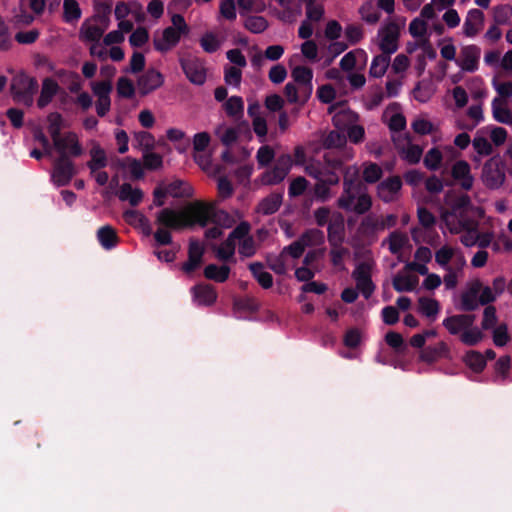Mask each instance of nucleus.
<instances>
[{
  "label": "nucleus",
  "mask_w": 512,
  "mask_h": 512,
  "mask_svg": "<svg viewBox=\"0 0 512 512\" xmlns=\"http://www.w3.org/2000/svg\"><path fill=\"white\" fill-rule=\"evenodd\" d=\"M218 215L227 217V213L217 210L215 203L194 201L186 211L163 208L156 215V223L166 229L181 230L198 224L201 227L217 223Z\"/></svg>",
  "instance_id": "obj_1"
},
{
  "label": "nucleus",
  "mask_w": 512,
  "mask_h": 512,
  "mask_svg": "<svg viewBox=\"0 0 512 512\" xmlns=\"http://www.w3.org/2000/svg\"><path fill=\"white\" fill-rule=\"evenodd\" d=\"M33 140L39 144L48 157L55 151L58 157L78 158L84 153L78 135L72 130H32Z\"/></svg>",
  "instance_id": "obj_2"
},
{
  "label": "nucleus",
  "mask_w": 512,
  "mask_h": 512,
  "mask_svg": "<svg viewBox=\"0 0 512 512\" xmlns=\"http://www.w3.org/2000/svg\"><path fill=\"white\" fill-rule=\"evenodd\" d=\"M446 204L448 205L449 210L443 214L444 219L451 216L458 220L461 229H476V219H473L470 216L472 202L469 195L461 194L451 198L447 197Z\"/></svg>",
  "instance_id": "obj_3"
},
{
  "label": "nucleus",
  "mask_w": 512,
  "mask_h": 512,
  "mask_svg": "<svg viewBox=\"0 0 512 512\" xmlns=\"http://www.w3.org/2000/svg\"><path fill=\"white\" fill-rule=\"evenodd\" d=\"M38 90L36 78L30 77L24 72L16 74L10 84L11 95L17 103L31 106L34 101V95Z\"/></svg>",
  "instance_id": "obj_4"
},
{
  "label": "nucleus",
  "mask_w": 512,
  "mask_h": 512,
  "mask_svg": "<svg viewBox=\"0 0 512 512\" xmlns=\"http://www.w3.org/2000/svg\"><path fill=\"white\" fill-rule=\"evenodd\" d=\"M292 167V156L289 154H282L279 156L273 167L266 170L261 175V182L264 185H276L282 182Z\"/></svg>",
  "instance_id": "obj_5"
},
{
  "label": "nucleus",
  "mask_w": 512,
  "mask_h": 512,
  "mask_svg": "<svg viewBox=\"0 0 512 512\" xmlns=\"http://www.w3.org/2000/svg\"><path fill=\"white\" fill-rule=\"evenodd\" d=\"M505 178L504 164L498 157H492L484 164L482 179L487 188H500Z\"/></svg>",
  "instance_id": "obj_6"
},
{
  "label": "nucleus",
  "mask_w": 512,
  "mask_h": 512,
  "mask_svg": "<svg viewBox=\"0 0 512 512\" xmlns=\"http://www.w3.org/2000/svg\"><path fill=\"white\" fill-rule=\"evenodd\" d=\"M73 158L57 157L53 162L52 179L57 186H66L76 175Z\"/></svg>",
  "instance_id": "obj_7"
},
{
  "label": "nucleus",
  "mask_w": 512,
  "mask_h": 512,
  "mask_svg": "<svg viewBox=\"0 0 512 512\" xmlns=\"http://www.w3.org/2000/svg\"><path fill=\"white\" fill-rule=\"evenodd\" d=\"M379 48L384 54H393L398 50L400 28L395 22H389L380 31Z\"/></svg>",
  "instance_id": "obj_8"
},
{
  "label": "nucleus",
  "mask_w": 512,
  "mask_h": 512,
  "mask_svg": "<svg viewBox=\"0 0 512 512\" xmlns=\"http://www.w3.org/2000/svg\"><path fill=\"white\" fill-rule=\"evenodd\" d=\"M181 68L189 79V81L196 85H202L206 81V69L203 62L197 57H187L180 59Z\"/></svg>",
  "instance_id": "obj_9"
},
{
  "label": "nucleus",
  "mask_w": 512,
  "mask_h": 512,
  "mask_svg": "<svg viewBox=\"0 0 512 512\" xmlns=\"http://www.w3.org/2000/svg\"><path fill=\"white\" fill-rule=\"evenodd\" d=\"M291 76L293 80L300 86L302 103H305L309 99L312 92V69L306 66H296L292 70Z\"/></svg>",
  "instance_id": "obj_10"
},
{
  "label": "nucleus",
  "mask_w": 512,
  "mask_h": 512,
  "mask_svg": "<svg viewBox=\"0 0 512 512\" xmlns=\"http://www.w3.org/2000/svg\"><path fill=\"white\" fill-rule=\"evenodd\" d=\"M481 50L476 45H468L461 48L457 65L466 72H474L478 68Z\"/></svg>",
  "instance_id": "obj_11"
},
{
  "label": "nucleus",
  "mask_w": 512,
  "mask_h": 512,
  "mask_svg": "<svg viewBox=\"0 0 512 512\" xmlns=\"http://www.w3.org/2000/svg\"><path fill=\"white\" fill-rule=\"evenodd\" d=\"M164 84L163 74L154 69L149 68L143 73L137 81L138 89L141 95H147Z\"/></svg>",
  "instance_id": "obj_12"
},
{
  "label": "nucleus",
  "mask_w": 512,
  "mask_h": 512,
  "mask_svg": "<svg viewBox=\"0 0 512 512\" xmlns=\"http://www.w3.org/2000/svg\"><path fill=\"white\" fill-rule=\"evenodd\" d=\"M476 316L474 314H456L446 317L442 325L447 329L451 335H459L472 326L475 322Z\"/></svg>",
  "instance_id": "obj_13"
},
{
  "label": "nucleus",
  "mask_w": 512,
  "mask_h": 512,
  "mask_svg": "<svg viewBox=\"0 0 512 512\" xmlns=\"http://www.w3.org/2000/svg\"><path fill=\"white\" fill-rule=\"evenodd\" d=\"M451 176L463 190L469 191L472 189L474 178L471 175V168L468 162L464 160L455 162L451 169Z\"/></svg>",
  "instance_id": "obj_14"
},
{
  "label": "nucleus",
  "mask_w": 512,
  "mask_h": 512,
  "mask_svg": "<svg viewBox=\"0 0 512 512\" xmlns=\"http://www.w3.org/2000/svg\"><path fill=\"white\" fill-rule=\"evenodd\" d=\"M204 248L194 239H191L188 247V260L182 264V271L186 274L193 273L203 261Z\"/></svg>",
  "instance_id": "obj_15"
},
{
  "label": "nucleus",
  "mask_w": 512,
  "mask_h": 512,
  "mask_svg": "<svg viewBox=\"0 0 512 512\" xmlns=\"http://www.w3.org/2000/svg\"><path fill=\"white\" fill-rule=\"evenodd\" d=\"M361 185L353 180L345 179L343 183V193L337 200L339 208L350 212L357 195L360 192Z\"/></svg>",
  "instance_id": "obj_16"
},
{
  "label": "nucleus",
  "mask_w": 512,
  "mask_h": 512,
  "mask_svg": "<svg viewBox=\"0 0 512 512\" xmlns=\"http://www.w3.org/2000/svg\"><path fill=\"white\" fill-rule=\"evenodd\" d=\"M181 32L174 27H167L163 30L161 38H154V48L159 52H167L175 47L181 38Z\"/></svg>",
  "instance_id": "obj_17"
},
{
  "label": "nucleus",
  "mask_w": 512,
  "mask_h": 512,
  "mask_svg": "<svg viewBox=\"0 0 512 512\" xmlns=\"http://www.w3.org/2000/svg\"><path fill=\"white\" fill-rule=\"evenodd\" d=\"M484 13L479 9L468 12L464 22L463 32L467 37L476 36L484 25Z\"/></svg>",
  "instance_id": "obj_18"
},
{
  "label": "nucleus",
  "mask_w": 512,
  "mask_h": 512,
  "mask_svg": "<svg viewBox=\"0 0 512 512\" xmlns=\"http://www.w3.org/2000/svg\"><path fill=\"white\" fill-rule=\"evenodd\" d=\"M328 242L331 247L342 245L345 237L344 219L338 214L328 224Z\"/></svg>",
  "instance_id": "obj_19"
},
{
  "label": "nucleus",
  "mask_w": 512,
  "mask_h": 512,
  "mask_svg": "<svg viewBox=\"0 0 512 512\" xmlns=\"http://www.w3.org/2000/svg\"><path fill=\"white\" fill-rule=\"evenodd\" d=\"M382 120L388 128H406L405 116L400 111V105L392 103L386 107L382 114Z\"/></svg>",
  "instance_id": "obj_20"
},
{
  "label": "nucleus",
  "mask_w": 512,
  "mask_h": 512,
  "mask_svg": "<svg viewBox=\"0 0 512 512\" xmlns=\"http://www.w3.org/2000/svg\"><path fill=\"white\" fill-rule=\"evenodd\" d=\"M334 128H363L359 123V116L350 109L337 111L333 118Z\"/></svg>",
  "instance_id": "obj_21"
},
{
  "label": "nucleus",
  "mask_w": 512,
  "mask_h": 512,
  "mask_svg": "<svg viewBox=\"0 0 512 512\" xmlns=\"http://www.w3.org/2000/svg\"><path fill=\"white\" fill-rule=\"evenodd\" d=\"M401 187V179L398 176H392L379 183L377 187V194L384 202H390Z\"/></svg>",
  "instance_id": "obj_22"
},
{
  "label": "nucleus",
  "mask_w": 512,
  "mask_h": 512,
  "mask_svg": "<svg viewBox=\"0 0 512 512\" xmlns=\"http://www.w3.org/2000/svg\"><path fill=\"white\" fill-rule=\"evenodd\" d=\"M283 193L273 192L263 198L256 207V212L265 216L276 213L282 205Z\"/></svg>",
  "instance_id": "obj_23"
},
{
  "label": "nucleus",
  "mask_w": 512,
  "mask_h": 512,
  "mask_svg": "<svg viewBox=\"0 0 512 512\" xmlns=\"http://www.w3.org/2000/svg\"><path fill=\"white\" fill-rule=\"evenodd\" d=\"M106 29L94 23L92 20H86L80 28L79 37L83 42H99Z\"/></svg>",
  "instance_id": "obj_24"
},
{
  "label": "nucleus",
  "mask_w": 512,
  "mask_h": 512,
  "mask_svg": "<svg viewBox=\"0 0 512 512\" xmlns=\"http://www.w3.org/2000/svg\"><path fill=\"white\" fill-rule=\"evenodd\" d=\"M449 354L448 345L440 341L433 346H427L421 350L420 360L426 363H434Z\"/></svg>",
  "instance_id": "obj_25"
},
{
  "label": "nucleus",
  "mask_w": 512,
  "mask_h": 512,
  "mask_svg": "<svg viewBox=\"0 0 512 512\" xmlns=\"http://www.w3.org/2000/svg\"><path fill=\"white\" fill-rule=\"evenodd\" d=\"M97 240L105 250H111L117 246L120 238L115 228L111 225H104L97 231Z\"/></svg>",
  "instance_id": "obj_26"
},
{
  "label": "nucleus",
  "mask_w": 512,
  "mask_h": 512,
  "mask_svg": "<svg viewBox=\"0 0 512 512\" xmlns=\"http://www.w3.org/2000/svg\"><path fill=\"white\" fill-rule=\"evenodd\" d=\"M195 300L201 305H212L217 299V293L210 284H198L192 288Z\"/></svg>",
  "instance_id": "obj_27"
},
{
  "label": "nucleus",
  "mask_w": 512,
  "mask_h": 512,
  "mask_svg": "<svg viewBox=\"0 0 512 512\" xmlns=\"http://www.w3.org/2000/svg\"><path fill=\"white\" fill-rule=\"evenodd\" d=\"M59 85L52 78H45L42 82V88L40 92V96L37 100V106L39 108L46 107L51 101L52 98L58 92Z\"/></svg>",
  "instance_id": "obj_28"
},
{
  "label": "nucleus",
  "mask_w": 512,
  "mask_h": 512,
  "mask_svg": "<svg viewBox=\"0 0 512 512\" xmlns=\"http://www.w3.org/2000/svg\"><path fill=\"white\" fill-rule=\"evenodd\" d=\"M248 268L263 289H269L273 286V276L271 273L264 271L263 263L253 262L249 264Z\"/></svg>",
  "instance_id": "obj_29"
},
{
  "label": "nucleus",
  "mask_w": 512,
  "mask_h": 512,
  "mask_svg": "<svg viewBox=\"0 0 512 512\" xmlns=\"http://www.w3.org/2000/svg\"><path fill=\"white\" fill-rule=\"evenodd\" d=\"M494 118L503 124L512 125V112L508 109L506 99L495 98L492 102Z\"/></svg>",
  "instance_id": "obj_30"
},
{
  "label": "nucleus",
  "mask_w": 512,
  "mask_h": 512,
  "mask_svg": "<svg viewBox=\"0 0 512 512\" xmlns=\"http://www.w3.org/2000/svg\"><path fill=\"white\" fill-rule=\"evenodd\" d=\"M205 278L218 283H223L229 278L230 267L227 265L218 266L216 264H208L203 271Z\"/></svg>",
  "instance_id": "obj_31"
},
{
  "label": "nucleus",
  "mask_w": 512,
  "mask_h": 512,
  "mask_svg": "<svg viewBox=\"0 0 512 512\" xmlns=\"http://www.w3.org/2000/svg\"><path fill=\"white\" fill-rule=\"evenodd\" d=\"M419 278L416 275H401L394 276L392 285L397 292H411L418 285Z\"/></svg>",
  "instance_id": "obj_32"
},
{
  "label": "nucleus",
  "mask_w": 512,
  "mask_h": 512,
  "mask_svg": "<svg viewBox=\"0 0 512 512\" xmlns=\"http://www.w3.org/2000/svg\"><path fill=\"white\" fill-rule=\"evenodd\" d=\"M119 199L128 201L131 206H137L143 199V192L140 188H133L131 184L124 183L120 187Z\"/></svg>",
  "instance_id": "obj_33"
},
{
  "label": "nucleus",
  "mask_w": 512,
  "mask_h": 512,
  "mask_svg": "<svg viewBox=\"0 0 512 512\" xmlns=\"http://www.w3.org/2000/svg\"><path fill=\"white\" fill-rule=\"evenodd\" d=\"M481 284L471 287L468 291L461 295V310L465 312H471L478 308L479 300L478 294L480 291Z\"/></svg>",
  "instance_id": "obj_34"
},
{
  "label": "nucleus",
  "mask_w": 512,
  "mask_h": 512,
  "mask_svg": "<svg viewBox=\"0 0 512 512\" xmlns=\"http://www.w3.org/2000/svg\"><path fill=\"white\" fill-rule=\"evenodd\" d=\"M390 64V55L384 54L383 52L373 58L371 63V67L369 70V74L372 77L380 78L382 77Z\"/></svg>",
  "instance_id": "obj_35"
},
{
  "label": "nucleus",
  "mask_w": 512,
  "mask_h": 512,
  "mask_svg": "<svg viewBox=\"0 0 512 512\" xmlns=\"http://www.w3.org/2000/svg\"><path fill=\"white\" fill-rule=\"evenodd\" d=\"M357 56H363V66L367 63V54L363 49H355L343 56L340 61V68L343 71H352L357 65Z\"/></svg>",
  "instance_id": "obj_36"
},
{
  "label": "nucleus",
  "mask_w": 512,
  "mask_h": 512,
  "mask_svg": "<svg viewBox=\"0 0 512 512\" xmlns=\"http://www.w3.org/2000/svg\"><path fill=\"white\" fill-rule=\"evenodd\" d=\"M347 142L346 130H330L323 138V147L326 149L342 148Z\"/></svg>",
  "instance_id": "obj_37"
},
{
  "label": "nucleus",
  "mask_w": 512,
  "mask_h": 512,
  "mask_svg": "<svg viewBox=\"0 0 512 512\" xmlns=\"http://www.w3.org/2000/svg\"><path fill=\"white\" fill-rule=\"evenodd\" d=\"M406 147L400 151L402 157L410 164H416L420 161L422 156V148L419 145L411 143L409 133L406 134Z\"/></svg>",
  "instance_id": "obj_38"
},
{
  "label": "nucleus",
  "mask_w": 512,
  "mask_h": 512,
  "mask_svg": "<svg viewBox=\"0 0 512 512\" xmlns=\"http://www.w3.org/2000/svg\"><path fill=\"white\" fill-rule=\"evenodd\" d=\"M341 167L342 162L340 160H333L330 165H324L319 181H322L329 186L337 184L339 182V175L336 171L341 169Z\"/></svg>",
  "instance_id": "obj_39"
},
{
  "label": "nucleus",
  "mask_w": 512,
  "mask_h": 512,
  "mask_svg": "<svg viewBox=\"0 0 512 512\" xmlns=\"http://www.w3.org/2000/svg\"><path fill=\"white\" fill-rule=\"evenodd\" d=\"M465 364L471 368L475 373H480L486 367V359L484 356L475 350L468 351L464 358Z\"/></svg>",
  "instance_id": "obj_40"
},
{
  "label": "nucleus",
  "mask_w": 512,
  "mask_h": 512,
  "mask_svg": "<svg viewBox=\"0 0 512 512\" xmlns=\"http://www.w3.org/2000/svg\"><path fill=\"white\" fill-rule=\"evenodd\" d=\"M419 312L428 318H435L440 311V304L436 299L420 297L418 299Z\"/></svg>",
  "instance_id": "obj_41"
},
{
  "label": "nucleus",
  "mask_w": 512,
  "mask_h": 512,
  "mask_svg": "<svg viewBox=\"0 0 512 512\" xmlns=\"http://www.w3.org/2000/svg\"><path fill=\"white\" fill-rule=\"evenodd\" d=\"M169 195L174 198H189L193 195V190L190 185L182 180H175L167 185Z\"/></svg>",
  "instance_id": "obj_42"
},
{
  "label": "nucleus",
  "mask_w": 512,
  "mask_h": 512,
  "mask_svg": "<svg viewBox=\"0 0 512 512\" xmlns=\"http://www.w3.org/2000/svg\"><path fill=\"white\" fill-rule=\"evenodd\" d=\"M484 338L483 332L477 326H470L460 334V341L466 346H476Z\"/></svg>",
  "instance_id": "obj_43"
},
{
  "label": "nucleus",
  "mask_w": 512,
  "mask_h": 512,
  "mask_svg": "<svg viewBox=\"0 0 512 512\" xmlns=\"http://www.w3.org/2000/svg\"><path fill=\"white\" fill-rule=\"evenodd\" d=\"M91 160L87 163L88 168L93 173L107 166L105 151L99 146L93 147L90 151Z\"/></svg>",
  "instance_id": "obj_44"
},
{
  "label": "nucleus",
  "mask_w": 512,
  "mask_h": 512,
  "mask_svg": "<svg viewBox=\"0 0 512 512\" xmlns=\"http://www.w3.org/2000/svg\"><path fill=\"white\" fill-rule=\"evenodd\" d=\"M233 307L237 311L255 313L259 311L260 303L255 297L245 296L234 299Z\"/></svg>",
  "instance_id": "obj_45"
},
{
  "label": "nucleus",
  "mask_w": 512,
  "mask_h": 512,
  "mask_svg": "<svg viewBox=\"0 0 512 512\" xmlns=\"http://www.w3.org/2000/svg\"><path fill=\"white\" fill-rule=\"evenodd\" d=\"M223 109L230 117H240L244 110L242 98L239 96H232L228 98L223 104Z\"/></svg>",
  "instance_id": "obj_46"
},
{
  "label": "nucleus",
  "mask_w": 512,
  "mask_h": 512,
  "mask_svg": "<svg viewBox=\"0 0 512 512\" xmlns=\"http://www.w3.org/2000/svg\"><path fill=\"white\" fill-rule=\"evenodd\" d=\"M247 112L252 118L253 128H267V122L262 116L261 105L258 101L249 103Z\"/></svg>",
  "instance_id": "obj_47"
},
{
  "label": "nucleus",
  "mask_w": 512,
  "mask_h": 512,
  "mask_svg": "<svg viewBox=\"0 0 512 512\" xmlns=\"http://www.w3.org/2000/svg\"><path fill=\"white\" fill-rule=\"evenodd\" d=\"M81 17V9L76 0H64L63 19L66 22L78 20Z\"/></svg>",
  "instance_id": "obj_48"
},
{
  "label": "nucleus",
  "mask_w": 512,
  "mask_h": 512,
  "mask_svg": "<svg viewBox=\"0 0 512 512\" xmlns=\"http://www.w3.org/2000/svg\"><path fill=\"white\" fill-rule=\"evenodd\" d=\"M512 16V6L509 4L497 5L493 8V20L496 25H505Z\"/></svg>",
  "instance_id": "obj_49"
},
{
  "label": "nucleus",
  "mask_w": 512,
  "mask_h": 512,
  "mask_svg": "<svg viewBox=\"0 0 512 512\" xmlns=\"http://www.w3.org/2000/svg\"><path fill=\"white\" fill-rule=\"evenodd\" d=\"M385 342L396 353H404L407 350V344L404 342L402 335L395 331H389L385 335Z\"/></svg>",
  "instance_id": "obj_50"
},
{
  "label": "nucleus",
  "mask_w": 512,
  "mask_h": 512,
  "mask_svg": "<svg viewBox=\"0 0 512 512\" xmlns=\"http://www.w3.org/2000/svg\"><path fill=\"white\" fill-rule=\"evenodd\" d=\"M454 256V250L448 245L442 246L435 253V261L436 263L443 267L445 270L450 271L449 262L452 260Z\"/></svg>",
  "instance_id": "obj_51"
},
{
  "label": "nucleus",
  "mask_w": 512,
  "mask_h": 512,
  "mask_svg": "<svg viewBox=\"0 0 512 512\" xmlns=\"http://www.w3.org/2000/svg\"><path fill=\"white\" fill-rule=\"evenodd\" d=\"M244 26L252 33H262L268 28L267 20L262 16H250L245 22Z\"/></svg>",
  "instance_id": "obj_52"
},
{
  "label": "nucleus",
  "mask_w": 512,
  "mask_h": 512,
  "mask_svg": "<svg viewBox=\"0 0 512 512\" xmlns=\"http://www.w3.org/2000/svg\"><path fill=\"white\" fill-rule=\"evenodd\" d=\"M299 239L307 246L321 244L324 241V233L319 229H308L302 233Z\"/></svg>",
  "instance_id": "obj_53"
},
{
  "label": "nucleus",
  "mask_w": 512,
  "mask_h": 512,
  "mask_svg": "<svg viewBox=\"0 0 512 512\" xmlns=\"http://www.w3.org/2000/svg\"><path fill=\"white\" fill-rule=\"evenodd\" d=\"M412 93L417 101L425 103L429 101L433 96V89L431 85L428 83L418 82L414 87Z\"/></svg>",
  "instance_id": "obj_54"
},
{
  "label": "nucleus",
  "mask_w": 512,
  "mask_h": 512,
  "mask_svg": "<svg viewBox=\"0 0 512 512\" xmlns=\"http://www.w3.org/2000/svg\"><path fill=\"white\" fill-rule=\"evenodd\" d=\"M235 253V242L231 238H227L220 247L217 248L216 256L219 260L230 261Z\"/></svg>",
  "instance_id": "obj_55"
},
{
  "label": "nucleus",
  "mask_w": 512,
  "mask_h": 512,
  "mask_svg": "<svg viewBox=\"0 0 512 512\" xmlns=\"http://www.w3.org/2000/svg\"><path fill=\"white\" fill-rule=\"evenodd\" d=\"M442 153L437 148H431L424 157V165L431 171L438 170L442 162Z\"/></svg>",
  "instance_id": "obj_56"
},
{
  "label": "nucleus",
  "mask_w": 512,
  "mask_h": 512,
  "mask_svg": "<svg viewBox=\"0 0 512 512\" xmlns=\"http://www.w3.org/2000/svg\"><path fill=\"white\" fill-rule=\"evenodd\" d=\"M345 38L348 43L355 45L359 43L364 37V31L361 25L349 24L344 30Z\"/></svg>",
  "instance_id": "obj_57"
},
{
  "label": "nucleus",
  "mask_w": 512,
  "mask_h": 512,
  "mask_svg": "<svg viewBox=\"0 0 512 512\" xmlns=\"http://www.w3.org/2000/svg\"><path fill=\"white\" fill-rule=\"evenodd\" d=\"M357 201L353 204L350 212H354L358 215L367 213L372 207V199L367 193H361L356 197Z\"/></svg>",
  "instance_id": "obj_58"
},
{
  "label": "nucleus",
  "mask_w": 512,
  "mask_h": 512,
  "mask_svg": "<svg viewBox=\"0 0 512 512\" xmlns=\"http://www.w3.org/2000/svg\"><path fill=\"white\" fill-rule=\"evenodd\" d=\"M117 93L120 97L130 99L135 95V87L127 77H120L117 81Z\"/></svg>",
  "instance_id": "obj_59"
},
{
  "label": "nucleus",
  "mask_w": 512,
  "mask_h": 512,
  "mask_svg": "<svg viewBox=\"0 0 512 512\" xmlns=\"http://www.w3.org/2000/svg\"><path fill=\"white\" fill-rule=\"evenodd\" d=\"M383 175L381 167L376 163H369L363 171L365 182L373 184L380 180Z\"/></svg>",
  "instance_id": "obj_60"
},
{
  "label": "nucleus",
  "mask_w": 512,
  "mask_h": 512,
  "mask_svg": "<svg viewBox=\"0 0 512 512\" xmlns=\"http://www.w3.org/2000/svg\"><path fill=\"white\" fill-rule=\"evenodd\" d=\"M200 45L205 52L214 53L220 48L221 43L213 33L207 32L201 37Z\"/></svg>",
  "instance_id": "obj_61"
},
{
  "label": "nucleus",
  "mask_w": 512,
  "mask_h": 512,
  "mask_svg": "<svg viewBox=\"0 0 512 512\" xmlns=\"http://www.w3.org/2000/svg\"><path fill=\"white\" fill-rule=\"evenodd\" d=\"M224 80L228 85L239 87L242 81V71L235 66H226L224 70Z\"/></svg>",
  "instance_id": "obj_62"
},
{
  "label": "nucleus",
  "mask_w": 512,
  "mask_h": 512,
  "mask_svg": "<svg viewBox=\"0 0 512 512\" xmlns=\"http://www.w3.org/2000/svg\"><path fill=\"white\" fill-rule=\"evenodd\" d=\"M274 156H275L274 150L270 146H268V145L261 146L258 149L257 155H256L259 167H266L267 165H269L273 161Z\"/></svg>",
  "instance_id": "obj_63"
},
{
  "label": "nucleus",
  "mask_w": 512,
  "mask_h": 512,
  "mask_svg": "<svg viewBox=\"0 0 512 512\" xmlns=\"http://www.w3.org/2000/svg\"><path fill=\"white\" fill-rule=\"evenodd\" d=\"M509 339L508 327L505 323L500 324L493 330V342L497 347L505 346Z\"/></svg>",
  "instance_id": "obj_64"
}]
</instances>
